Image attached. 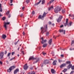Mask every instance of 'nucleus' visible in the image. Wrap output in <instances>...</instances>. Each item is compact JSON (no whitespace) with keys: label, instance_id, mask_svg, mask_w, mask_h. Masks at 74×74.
<instances>
[{"label":"nucleus","instance_id":"10","mask_svg":"<svg viewBox=\"0 0 74 74\" xmlns=\"http://www.w3.org/2000/svg\"><path fill=\"white\" fill-rule=\"evenodd\" d=\"M41 39L42 40V44H44V42H47V40H44V39H43V38L42 37L41 38Z\"/></svg>","mask_w":74,"mask_h":74},{"label":"nucleus","instance_id":"39","mask_svg":"<svg viewBox=\"0 0 74 74\" xmlns=\"http://www.w3.org/2000/svg\"><path fill=\"white\" fill-rule=\"evenodd\" d=\"M68 21H69V20H68V19H66V23H68Z\"/></svg>","mask_w":74,"mask_h":74},{"label":"nucleus","instance_id":"34","mask_svg":"<svg viewBox=\"0 0 74 74\" xmlns=\"http://www.w3.org/2000/svg\"><path fill=\"white\" fill-rule=\"evenodd\" d=\"M70 51H73V50H74V49H72L71 48L70 49Z\"/></svg>","mask_w":74,"mask_h":74},{"label":"nucleus","instance_id":"1","mask_svg":"<svg viewBox=\"0 0 74 74\" xmlns=\"http://www.w3.org/2000/svg\"><path fill=\"white\" fill-rule=\"evenodd\" d=\"M47 25H46L44 26V27H41V29L42 30L41 33H44V32H46L47 30Z\"/></svg>","mask_w":74,"mask_h":74},{"label":"nucleus","instance_id":"54","mask_svg":"<svg viewBox=\"0 0 74 74\" xmlns=\"http://www.w3.org/2000/svg\"><path fill=\"white\" fill-rule=\"evenodd\" d=\"M7 51H5V54H6V53H7Z\"/></svg>","mask_w":74,"mask_h":74},{"label":"nucleus","instance_id":"27","mask_svg":"<svg viewBox=\"0 0 74 74\" xmlns=\"http://www.w3.org/2000/svg\"><path fill=\"white\" fill-rule=\"evenodd\" d=\"M67 69H64V70L63 71H62L64 72V73H65V72H66V71H67Z\"/></svg>","mask_w":74,"mask_h":74},{"label":"nucleus","instance_id":"20","mask_svg":"<svg viewBox=\"0 0 74 74\" xmlns=\"http://www.w3.org/2000/svg\"><path fill=\"white\" fill-rule=\"evenodd\" d=\"M72 24V22H71L69 23V24H68V26L69 27V26H71V25Z\"/></svg>","mask_w":74,"mask_h":74},{"label":"nucleus","instance_id":"51","mask_svg":"<svg viewBox=\"0 0 74 74\" xmlns=\"http://www.w3.org/2000/svg\"><path fill=\"white\" fill-rule=\"evenodd\" d=\"M63 27V25H62L60 26V27Z\"/></svg>","mask_w":74,"mask_h":74},{"label":"nucleus","instance_id":"49","mask_svg":"<svg viewBox=\"0 0 74 74\" xmlns=\"http://www.w3.org/2000/svg\"><path fill=\"white\" fill-rule=\"evenodd\" d=\"M58 61H59V62H61L62 60H58Z\"/></svg>","mask_w":74,"mask_h":74},{"label":"nucleus","instance_id":"57","mask_svg":"<svg viewBox=\"0 0 74 74\" xmlns=\"http://www.w3.org/2000/svg\"><path fill=\"white\" fill-rule=\"evenodd\" d=\"M2 16V15H1V13H0V17H1V16Z\"/></svg>","mask_w":74,"mask_h":74},{"label":"nucleus","instance_id":"55","mask_svg":"<svg viewBox=\"0 0 74 74\" xmlns=\"http://www.w3.org/2000/svg\"><path fill=\"white\" fill-rule=\"evenodd\" d=\"M2 64V62L0 61V64Z\"/></svg>","mask_w":74,"mask_h":74},{"label":"nucleus","instance_id":"15","mask_svg":"<svg viewBox=\"0 0 74 74\" xmlns=\"http://www.w3.org/2000/svg\"><path fill=\"white\" fill-rule=\"evenodd\" d=\"M51 72L53 74H54V73H55V71L53 69H51Z\"/></svg>","mask_w":74,"mask_h":74},{"label":"nucleus","instance_id":"36","mask_svg":"<svg viewBox=\"0 0 74 74\" xmlns=\"http://www.w3.org/2000/svg\"><path fill=\"white\" fill-rule=\"evenodd\" d=\"M15 59V57H14L12 58H11L10 60L11 61L12 60H13V59Z\"/></svg>","mask_w":74,"mask_h":74},{"label":"nucleus","instance_id":"60","mask_svg":"<svg viewBox=\"0 0 74 74\" xmlns=\"http://www.w3.org/2000/svg\"><path fill=\"white\" fill-rule=\"evenodd\" d=\"M24 8H25V7H23L22 8V10H24Z\"/></svg>","mask_w":74,"mask_h":74},{"label":"nucleus","instance_id":"14","mask_svg":"<svg viewBox=\"0 0 74 74\" xmlns=\"http://www.w3.org/2000/svg\"><path fill=\"white\" fill-rule=\"evenodd\" d=\"M72 66V65L71 64H69V66H68L67 68L68 69H70L71 67Z\"/></svg>","mask_w":74,"mask_h":74},{"label":"nucleus","instance_id":"16","mask_svg":"<svg viewBox=\"0 0 74 74\" xmlns=\"http://www.w3.org/2000/svg\"><path fill=\"white\" fill-rule=\"evenodd\" d=\"M53 9V6H52L51 7L49 8V11H50L51 10H52Z\"/></svg>","mask_w":74,"mask_h":74},{"label":"nucleus","instance_id":"35","mask_svg":"<svg viewBox=\"0 0 74 74\" xmlns=\"http://www.w3.org/2000/svg\"><path fill=\"white\" fill-rule=\"evenodd\" d=\"M61 58H63L64 57V55L62 54L61 55Z\"/></svg>","mask_w":74,"mask_h":74},{"label":"nucleus","instance_id":"2","mask_svg":"<svg viewBox=\"0 0 74 74\" xmlns=\"http://www.w3.org/2000/svg\"><path fill=\"white\" fill-rule=\"evenodd\" d=\"M60 10H61V8L59 7V6H58L54 10V11L56 13H58Z\"/></svg>","mask_w":74,"mask_h":74},{"label":"nucleus","instance_id":"44","mask_svg":"<svg viewBox=\"0 0 74 74\" xmlns=\"http://www.w3.org/2000/svg\"><path fill=\"white\" fill-rule=\"evenodd\" d=\"M5 19V17H3V18H2V19H3V20H4Z\"/></svg>","mask_w":74,"mask_h":74},{"label":"nucleus","instance_id":"29","mask_svg":"<svg viewBox=\"0 0 74 74\" xmlns=\"http://www.w3.org/2000/svg\"><path fill=\"white\" fill-rule=\"evenodd\" d=\"M29 0H26V3H29Z\"/></svg>","mask_w":74,"mask_h":74},{"label":"nucleus","instance_id":"61","mask_svg":"<svg viewBox=\"0 0 74 74\" xmlns=\"http://www.w3.org/2000/svg\"><path fill=\"white\" fill-rule=\"evenodd\" d=\"M1 4H0V8H1Z\"/></svg>","mask_w":74,"mask_h":74},{"label":"nucleus","instance_id":"28","mask_svg":"<svg viewBox=\"0 0 74 74\" xmlns=\"http://www.w3.org/2000/svg\"><path fill=\"white\" fill-rule=\"evenodd\" d=\"M74 40H73L72 41V43L71 44V45H74Z\"/></svg>","mask_w":74,"mask_h":74},{"label":"nucleus","instance_id":"42","mask_svg":"<svg viewBox=\"0 0 74 74\" xmlns=\"http://www.w3.org/2000/svg\"><path fill=\"white\" fill-rule=\"evenodd\" d=\"M9 13H10V11H8V12L6 13V14H7V15H8Z\"/></svg>","mask_w":74,"mask_h":74},{"label":"nucleus","instance_id":"23","mask_svg":"<svg viewBox=\"0 0 74 74\" xmlns=\"http://www.w3.org/2000/svg\"><path fill=\"white\" fill-rule=\"evenodd\" d=\"M41 1L40 0L38 2V3H37L36 4V5H38V4H40V3H41Z\"/></svg>","mask_w":74,"mask_h":74},{"label":"nucleus","instance_id":"33","mask_svg":"<svg viewBox=\"0 0 74 74\" xmlns=\"http://www.w3.org/2000/svg\"><path fill=\"white\" fill-rule=\"evenodd\" d=\"M11 53H9L8 54V56H10V55Z\"/></svg>","mask_w":74,"mask_h":74},{"label":"nucleus","instance_id":"38","mask_svg":"<svg viewBox=\"0 0 74 74\" xmlns=\"http://www.w3.org/2000/svg\"><path fill=\"white\" fill-rule=\"evenodd\" d=\"M43 55H44V56H45V55H47V54L46 53H43Z\"/></svg>","mask_w":74,"mask_h":74},{"label":"nucleus","instance_id":"12","mask_svg":"<svg viewBox=\"0 0 74 74\" xmlns=\"http://www.w3.org/2000/svg\"><path fill=\"white\" fill-rule=\"evenodd\" d=\"M52 39H51L49 40L48 41V43L49 44V45H51V43H52Z\"/></svg>","mask_w":74,"mask_h":74},{"label":"nucleus","instance_id":"59","mask_svg":"<svg viewBox=\"0 0 74 74\" xmlns=\"http://www.w3.org/2000/svg\"><path fill=\"white\" fill-rule=\"evenodd\" d=\"M38 60H36V61L35 62V63H37V62H38Z\"/></svg>","mask_w":74,"mask_h":74},{"label":"nucleus","instance_id":"53","mask_svg":"<svg viewBox=\"0 0 74 74\" xmlns=\"http://www.w3.org/2000/svg\"><path fill=\"white\" fill-rule=\"evenodd\" d=\"M49 24L50 25H51V22H49Z\"/></svg>","mask_w":74,"mask_h":74},{"label":"nucleus","instance_id":"17","mask_svg":"<svg viewBox=\"0 0 74 74\" xmlns=\"http://www.w3.org/2000/svg\"><path fill=\"white\" fill-rule=\"evenodd\" d=\"M2 38L3 39H5L6 37V35H3L2 36Z\"/></svg>","mask_w":74,"mask_h":74},{"label":"nucleus","instance_id":"19","mask_svg":"<svg viewBox=\"0 0 74 74\" xmlns=\"http://www.w3.org/2000/svg\"><path fill=\"white\" fill-rule=\"evenodd\" d=\"M48 60H45L44 62V64H48Z\"/></svg>","mask_w":74,"mask_h":74},{"label":"nucleus","instance_id":"63","mask_svg":"<svg viewBox=\"0 0 74 74\" xmlns=\"http://www.w3.org/2000/svg\"><path fill=\"white\" fill-rule=\"evenodd\" d=\"M52 25H53V26H54V25H55V24H52Z\"/></svg>","mask_w":74,"mask_h":74},{"label":"nucleus","instance_id":"11","mask_svg":"<svg viewBox=\"0 0 74 74\" xmlns=\"http://www.w3.org/2000/svg\"><path fill=\"white\" fill-rule=\"evenodd\" d=\"M66 65V64H62L61 66H60V68H62V67L65 66Z\"/></svg>","mask_w":74,"mask_h":74},{"label":"nucleus","instance_id":"37","mask_svg":"<svg viewBox=\"0 0 74 74\" xmlns=\"http://www.w3.org/2000/svg\"><path fill=\"white\" fill-rule=\"evenodd\" d=\"M74 73V71H71L70 73V74H73Z\"/></svg>","mask_w":74,"mask_h":74},{"label":"nucleus","instance_id":"45","mask_svg":"<svg viewBox=\"0 0 74 74\" xmlns=\"http://www.w3.org/2000/svg\"><path fill=\"white\" fill-rule=\"evenodd\" d=\"M32 14H35V12H34V11H33L32 12Z\"/></svg>","mask_w":74,"mask_h":74},{"label":"nucleus","instance_id":"62","mask_svg":"<svg viewBox=\"0 0 74 74\" xmlns=\"http://www.w3.org/2000/svg\"><path fill=\"white\" fill-rule=\"evenodd\" d=\"M43 66V64H42L41 65V66L42 67Z\"/></svg>","mask_w":74,"mask_h":74},{"label":"nucleus","instance_id":"3","mask_svg":"<svg viewBox=\"0 0 74 74\" xmlns=\"http://www.w3.org/2000/svg\"><path fill=\"white\" fill-rule=\"evenodd\" d=\"M47 14V13H46L45 12H44L42 16H41V15H40L39 16V18L43 20V18L46 16Z\"/></svg>","mask_w":74,"mask_h":74},{"label":"nucleus","instance_id":"6","mask_svg":"<svg viewBox=\"0 0 74 74\" xmlns=\"http://www.w3.org/2000/svg\"><path fill=\"white\" fill-rule=\"evenodd\" d=\"M28 68V66L27 65V64H25L24 66V69L25 70H26Z\"/></svg>","mask_w":74,"mask_h":74},{"label":"nucleus","instance_id":"43","mask_svg":"<svg viewBox=\"0 0 74 74\" xmlns=\"http://www.w3.org/2000/svg\"><path fill=\"white\" fill-rule=\"evenodd\" d=\"M2 11H3V10H2V9L1 8L0 9V12H2Z\"/></svg>","mask_w":74,"mask_h":74},{"label":"nucleus","instance_id":"8","mask_svg":"<svg viewBox=\"0 0 74 74\" xmlns=\"http://www.w3.org/2000/svg\"><path fill=\"white\" fill-rule=\"evenodd\" d=\"M4 56V53L3 52H2L0 53V59H1Z\"/></svg>","mask_w":74,"mask_h":74},{"label":"nucleus","instance_id":"31","mask_svg":"<svg viewBox=\"0 0 74 74\" xmlns=\"http://www.w3.org/2000/svg\"><path fill=\"white\" fill-rule=\"evenodd\" d=\"M31 74H35V72L33 71L31 73Z\"/></svg>","mask_w":74,"mask_h":74},{"label":"nucleus","instance_id":"32","mask_svg":"<svg viewBox=\"0 0 74 74\" xmlns=\"http://www.w3.org/2000/svg\"><path fill=\"white\" fill-rule=\"evenodd\" d=\"M66 63L67 64H70V61H67L66 62Z\"/></svg>","mask_w":74,"mask_h":74},{"label":"nucleus","instance_id":"52","mask_svg":"<svg viewBox=\"0 0 74 74\" xmlns=\"http://www.w3.org/2000/svg\"><path fill=\"white\" fill-rule=\"evenodd\" d=\"M71 17H74V14H73L71 16Z\"/></svg>","mask_w":74,"mask_h":74},{"label":"nucleus","instance_id":"41","mask_svg":"<svg viewBox=\"0 0 74 74\" xmlns=\"http://www.w3.org/2000/svg\"><path fill=\"white\" fill-rule=\"evenodd\" d=\"M62 13H64V12H65V11L64 10H62Z\"/></svg>","mask_w":74,"mask_h":74},{"label":"nucleus","instance_id":"9","mask_svg":"<svg viewBox=\"0 0 74 74\" xmlns=\"http://www.w3.org/2000/svg\"><path fill=\"white\" fill-rule=\"evenodd\" d=\"M59 32L60 33H63V32L64 34H65V30H63V29H60L59 30Z\"/></svg>","mask_w":74,"mask_h":74},{"label":"nucleus","instance_id":"47","mask_svg":"<svg viewBox=\"0 0 74 74\" xmlns=\"http://www.w3.org/2000/svg\"><path fill=\"white\" fill-rule=\"evenodd\" d=\"M21 53L23 54V55H24V52L23 51H22Z\"/></svg>","mask_w":74,"mask_h":74},{"label":"nucleus","instance_id":"48","mask_svg":"<svg viewBox=\"0 0 74 74\" xmlns=\"http://www.w3.org/2000/svg\"><path fill=\"white\" fill-rule=\"evenodd\" d=\"M18 41H17V42H16L15 43V45H16L17 44V43H18Z\"/></svg>","mask_w":74,"mask_h":74},{"label":"nucleus","instance_id":"25","mask_svg":"<svg viewBox=\"0 0 74 74\" xmlns=\"http://www.w3.org/2000/svg\"><path fill=\"white\" fill-rule=\"evenodd\" d=\"M55 0H51L50 2L49 3H48V4H49V3H52L53 2V1H54Z\"/></svg>","mask_w":74,"mask_h":74},{"label":"nucleus","instance_id":"7","mask_svg":"<svg viewBox=\"0 0 74 74\" xmlns=\"http://www.w3.org/2000/svg\"><path fill=\"white\" fill-rule=\"evenodd\" d=\"M62 18V16H60L59 18L58 19V22H60V21H61Z\"/></svg>","mask_w":74,"mask_h":74},{"label":"nucleus","instance_id":"26","mask_svg":"<svg viewBox=\"0 0 74 74\" xmlns=\"http://www.w3.org/2000/svg\"><path fill=\"white\" fill-rule=\"evenodd\" d=\"M45 3V0H42V4H44Z\"/></svg>","mask_w":74,"mask_h":74},{"label":"nucleus","instance_id":"50","mask_svg":"<svg viewBox=\"0 0 74 74\" xmlns=\"http://www.w3.org/2000/svg\"><path fill=\"white\" fill-rule=\"evenodd\" d=\"M13 0H10V3H12Z\"/></svg>","mask_w":74,"mask_h":74},{"label":"nucleus","instance_id":"5","mask_svg":"<svg viewBox=\"0 0 74 74\" xmlns=\"http://www.w3.org/2000/svg\"><path fill=\"white\" fill-rule=\"evenodd\" d=\"M9 23H10V22H5V24L4 25V27L5 28V29H7V25H9Z\"/></svg>","mask_w":74,"mask_h":74},{"label":"nucleus","instance_id":"18","mask_svg":"<svg viewBox=\"0 0 74 74\" xmlns=\"http://www.w3.org/2000/svg\"><path fill=\"white\" fill-rule=\"evenodd\" d=\"M56 62H57V61L56 60L54 61L53 63V65H55L56 64Z\"/></svg>","mask_w":74,"mask_h":74},{"label":"nucleus","instance_id":"24","mask_svg":"<svg viewBox=\"0 0 74 74\" xmlns=\"http://www.w3.org/2000/svg\"><path fill=\"white\" fill-rule=\"evenodd\" d=\"M49 36V32H47L46 34V36Z\"/></svg>","mask_w":74,"mask_h":74},{"label":"nucleus","instance_id":"13","mask_svg":"<svg viewBox=\"0 0 74 74\" xmlns=\"http://www.w3.org/2000/svg\"><path fill=\"white\" fill-rule=\"evenodd\" d=\"M18 71H19V69H17L14 71V74H16V73L18 72Z\"/></svg>","mask_w":74,"mask_h":74},{"label":"nucleus","instance_id":"22","mask_svg":"<svg viewBox=\"0 0 74 74\" xmlns=\"http://www.w3.org/2000/svg\"><path fill=\"white\" fill-rule=\"evenodd\" d=\"M47 46V44H44L43 46V48H45V47H46Z\"/></svg>","mask_w":74,"mask_h":74},{"label":"nucleus","instance_id":"56","mask_svg":"<svg viewBox=\"0 0 74 74\" xmlns=\"http://www.w3.org/2000/svg\"><path fill=\"white\" fill-rule=\"evenodd\" d=\"M24 73L23 72H22L21 73V74H24Z\"/></svg>","mask_w":74,"mask_h":74},{"label":"nucleus","instance_id":"64","mask_svg":"<svg viewBox=\"0 0 74 74\" xmlns=\"http://www.w3.org/2000/svg\"><path fill=\"white\" fill-rule=\"evenodd\" d=\"M27 74H31V73H28Z\"/></svg>","mask_w":74,"mask_h":74},{"label":"nucleus","instance_id":"58","mask_svg":"<svg viewBox=\"0 0 74 74\" xmlns=\"http://www.w3.org/2000/svg\"><path fill=\"white\" fill-rule=\"evenodd\" d=\"M25 32H23V35H25Z\"/></svg>","mask_w":74,"mask_h":74},{"label":"nucleus","instance_id":"40","mask_svg":"<svg viewBox=\"0 0 74 74\" xmlns=\"http://www.w3.org/2000/svg\"><path fill=\"white\" fill-rule=\"evenodd\" d=\"M67 23H66L65 24H64V26H67Z\"/></svg>","mask_w":74,"mask_h":74},{"label":"nucleus","instance_id":"30","mask_svg":"<svg viewBox=\"0 0 74 74\" xmlns=\"http://www.w3.org/2000/svg\"><path fill=\"white\" fill-rule=\"evenodd\" d=\"M71 69L72 70H74V66L71 67Z\"/></svg>","mask_w":74,"mask_h":74},{"label":"nucleus","instance_id":"46","mask_svg":"<svg viewBox=\"0 0 74 74\" xmlns=\"http://www.w3.org/2000/svg\"><path fill=\"white\" fill-rule=\"evenodd\" d=\"M14 53H15V52H12V55H13L14 54Z\"/></svg>","mask_w":74,"mask_h":74},{"label":"nucleus","instance_id":"21","mask_svg":"<svg viewBox=\"0 0 74 74\" xmlns=\"http://www.w3.org/2000/svg\"><path fill=\"white\" fill-rule=\"evenodd\" d=\"M32 59H34V57L33 56H31L30 57L29 60H32Z\"/></svg>","mask_w":74,"mask_h":74},{"label":"nucleus","instance_id":"4","mask_svg":"<svg viewBox=\"0 0 74 74\" xmlns=\"http://www.w3.org/2000/svg\"><path fill=\"white\" fill-rule=\"evenodd\" d=\"M15 66H12L10 67L7 70L8 72H9V73H10L11 71V70H12L14 69H15Z\"/></svg>","mask_w":74,"mask_h":74}]
</instances>
